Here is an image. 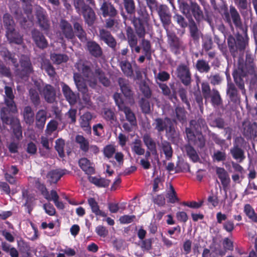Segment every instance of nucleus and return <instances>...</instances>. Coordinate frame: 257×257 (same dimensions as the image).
Wrapping results in <instances>:
<instances>
[{
    "mask_svg": "<svg viewBox=\"0 0 257 257\" xmlns=\"http://www.w3.org/2000/svg\"><path fill=\"white\" fill-rule=\"evenodd\" d=\"M180 11L187 18L194 17L197 22H200L204 19V15L200 6L195 2H191L189 4L184 0H178Z\"/></svg>",
    "mask_w": 257,
    "mask_h": 257,
    "instance_id": "nucleus-1",
    "label": "nucleus"
},
{
    "mask_svg": "<svg viewBox=\"0 0 257 257\" xmlns=\"http://www.w3.org/2000/svg\"><path fill=\"white\" fill-rule=\"evenodd\" d=\"M254 72V66L253 64H250L248 67H247L246 65L240 63H239L237 69L233 72L232 75L234 81L241 90L242 94L245 95V89L244 81L241 77L245 76L248 73L253 74Z\"/></svg>",
    "mask_w": 257,
    "mask_h": 257,
    "instance_id": "nucleus-2",
    "label": "nucleus"
},
{
    "mask_svg": "<svg viewBox=\"0 0 257 257\" xmlns=\"http://www.w3.org/2000/svg\"><path fill=\"white\" fill-rule=\"evenodd\" d=\"M74 6L77 12H81L88 25L93 24L95 14L93 9L85 4L84 0H74Z\"/></svg>",
    "mask_w": 257,
    "mask_h": 257,
    "instance_id": "nucleus-3",
    "label": "nucleus"
},
{
    "mask_svg": "<svg viewBox=\"0 0 257 257\" xmlns=\"http://www.w3.org/2000/svg\"><path fill=\"white\" fill-rule=\"evenodd\" d=\"M153 125L159 133L166 131L167 134L173 135L175 132L172 120L168 117L155 119Z\"/></svg>",
    "mask_w": 257,
    "mask_h": 257,
    "instance_id": "nucleus-4",
    "label": "nucleus"
},
{
    "mask_svg": "<svg viewBox=\"0 0 257 257\" xmlns=\"http://www.w3.org/2000/svg\"><path fill=\"white\" fill-rule=\"evenodd\" d=\"M91 64L86 62L82 64H78L77 68L79 71H81L83 75L86 80L90 82V86L91 87L95 88L96 86V70L95 73L93 72L91 68Z\"/></svg>",
    "mask_w": 257,
    "mask_h": 257,
    "instance_id": "nucleus-5",
    "label": "nucleus"
},
{
    "mask_svg": "<svg viewBox=\"0 0 257 257\" xmlns=\"http://www.w3.org/2000/svg\"><path fill=\"white\" fill-rule=\"evenodd\" d=\"M167 31L168 43L171 51L175 54L180 53V51L184 49L182 41L174 33L168 31V30Z\"/></svg>",
    "mask_w": 257,
    "mask_h": 257,
    "instance_id": "nucleus-6",
    "label": "nucleus"
},
{
    "mask_svg": "<svg viewBox=\"0 0 257 257\" xmlns=\"http://www.w3.org/2000/svg\"><path fill=\"white\" fill-rule=\"evenodd\" d=\"M38 91L43 96L45 101L49 103H53L56 98V93L55 88L50 84H45L41 88L40 84H36Z\"/></svg>",
    "mask_w": 257,
    "mask_h": 257,
    "instance_id": "nucleus-7",
    "label": "nucleus"
},
{
    "mask_svg": "<svg viewBox=\"0 0 257 257\" xmlns=\"http://www.w3.org/2000/svg\"><path fill=\"white\" fill-rule=\"evenodd\" d=\"M225 17L229 24H231L232 21L235 27L240 30H241L242 28L247 27L242 26L239 14L233 6H230L229 13L225 14Z\"/></svg>",
    "mask_w": 257,
    "mask_h": 257,
    "instance_id": "nucleus-8",
    "label": "nucleus"
},
{
    "mask_svg": "<svg viewBox=\"0 0 257 257\" xmlns=\"http://www.w3.org/2000/svg\"><path fill=\"white\" fill-rule=\"evenodd\" d=\"M36 16L38 23L42 30L46 32L48 31L50 25L46 11L40 7L36 10Z\"/></svg>",
    "mask_w": 257,
    "mask_h": 257,
    "instance_id": "nucleus-9",
    "label": "nucleus"
},
{
    "mask_svg": "<svg viewBox=\"0 0 257 257\" xmlns=\"http://www.w3.org/2000/svg\"><path fill=\"white\" fill-rule=\"evenodd\" d=\"M177 76L185 85H188L190 83L191 74L189 67L184 64L179 65L176 69Z\"/></svg>",
    "mask_w": 257,
    "mask_h": 257,
    "instance_id": "nucleus-10",
    "label": "nucleus"
},
{
    "mask_svg": "<svg viewBox=\"0 0 257 257\" xmlns=\"http://www.w3.org/2000/svg\"><path fill=\"white\" fill-rule=\"evenodd\" d=\"M31 36L36 46L41 49H44L48 47V42L42 32L37 29L31 31Z\"/></svg>",
    "mask_w": 257,
    "mask_h": 257,
    "instance_id": "nucleus-11",
    "label": "nucleus"
},
{
    "mask_svg": "<svg viewBox=\"0 0 257 257\" xmlns=\"http://www.w3.org/2000/svg\"><path fill=\"white\" fill-rule=\"evenodd\" d=\"M60 34L67 40L75 38L74 32L71 24L65 19H61L59 23Z\"/></svg>",
    "mask_w": 257,
    "mask_h": 257,
    "instance_id": "nucleus-12",
    "label": "nucleus"
},
{
    "mask_svg": "<svg viewBox=\"0 0 257 257\" xmlns=\"http://www.w3.org/2000/svg\"><path fill=\"white\" fill-rule=\"evenodd\" d=\"M73 77L78 91L82 94L83 99L85 101H87L89 97L88 88L86 83L79 74L74 73Z\"/></svg>",
    "mask_w": 257,
    "mask_h": 257,
    "instance_id": "nucleus-13",
    "label": "nucleus"
},
{
    "mask_svg": "<svg viewBox=\"0 0 257 257\" xmlns=\"http://www.w3.org/2000/svg\"><path fill=\"white\" fill-rule=\"evenodd\" d=\"M158 13L164 28L168 30V27L171 22V15L169 8L165 5H161L159 7Z\"/></svg>",
    "mask_w": 257,
    "mask_h": 257,
    "instance_id": "nucleus-14",
    "label": "nucleus"
},
{
    "mask_svg": "<svg viewBox=\"0 0 257 257\" xmlns=\"http://www.w3.org/2000/svg\"><path fill=\"white\" fill-rule=\"evenodd\" d=\"M67 172L66 169H61L50 170L46 175L48 183L50 185L57 184L60 179L66 174Z\"/></svg>",
    "mask_w": 257,
    "mask_h": 257,
    "instance_id": "nucleus-15",
    "label": "nucleus"
},
{
    "mask_svg": "<svg viewBox=\"0 0 257 257\" xmlns=\"http://www.w3.org/2000/svg\"><path fill=\"white\" fill-rule=\"evenodd\" d=\"M62 91L66 100L71 105L75 104L77 101L78 95L75 94L66 84L62 83L61 84Z\"/></svg>",
    "mask_w": 257,
    "mask_h": 257,
    "instance_id": "nucleus-16",
    "label": "nucleus"
},
{
    "mask_svg": "<svg viewBox=\"0 0 257 257\" xmlns=\"http://www.w3.org/2000/svg\"><path fill=\"white\" fill-rule=\"evenodd\" d=\"M6 35L10 43L21 45L23 43L22 36L15 30V28L7 30Z\"/></svg>",
    "mask_w": 257,
    "mask_h": 257,
    "instance_id": "nucleus-17",
    "label": "nucleus"
},
{
    "mask_svg": "<svg viewBox=\"0 0 257 257\" xmlns=\"http://www.w3.org/2000/svg\"><path fill=\"white\" fill-rule=\"evenodd\" d=\"M47 112L46 110L39 109L35 115V127L39 130H43L44 128L46 119Z\"/></svg>",
    "mask_w": 257,
    "mask_h": 257,
    "instance_id": "nucleus-18",
    "label": "nucleus"
},
{
    "mask_svg": "<svg viewBox=\"0 0 257 257\" xmlns=\"http://www.w3.org/2000/svg\"><path fill=\"white\" fill-rule=\"evenodd\" d=\"M243 35L238 34L236 38V48L240 51L245 49L246 46L248 44V37L247 35V27L242 28L240 30Z\"/></svg>",
    "mask_w": 257,
    "mask_h": 257,
    "instance_id": "nucleus-19",
    "label": "nucleus"
},
{
    "mask_svg": "<svg viewBox=\"0 0 257 257\" xmlns=\"http://www.w3.org/2000/svg\"><path fill=\"white\" fill-rule=\"evenodd\" d=\"M25 122L28 125H32L35 121V113L31 106H26L22 112Z\"/></svg>",
    "mask_w": 257,
    "mask_h": 257,
    "instance_id": "nucleus-20",
    "label": "nucleus"
},
{
    "mask_svg": "<svg viewBox=\"0 0 257 257\" xmlns=\"http://www.w3.org/2000/svg\"><path fill=\"white\" fill-rule=\"evenodd\" d=\"M0 55L6 63H12L16 67L18 66L17 59L16 58L14 53L10 52L7 48H3L0 51Z\"/></svg>",
    "mask_w": 257,
    "mask_h": 257,
    "instance_id": "nucleus-21",
    "label": "nucleus"
},
{
    "mask_svg": "<svg viewBox=\"0 0 257 257\" xmlns=\"http://www.w3.org/2000/svg\"><path fill=\"white\" fill-rule=\"evenodd\" d=\"M73 26L75 36H76L82 42L86 41V33L83 28L82 23L78 21H74L73 23Z\"/></svg>",
    "mask_w": 257,
    "mask_h": 257,
    "instance_id": "nucleus-22",
    "label": "nucleus"
},
{
    "mask_svg": "<svg viewBox=\"0 0 257 257\" xmlns=\"http://www.w3.org/2000/svg\"><path fill=\"white\" fill-rule=\"evenodd\" d=\"M118 83L124 96L131 99L133 96V92L130 88L128 81L122 78H119L118 79Z\"/></svg>",
    "mask_w": 257,
    "mask_h": 257,
    "instance_id": "nucleus-23",
    "label": "nucleus"
},
{
    "mask_svg": "<svg viewBox=\"0 0 257 257\" xmlns=\"http://www.w3.org/2000/svg\"><path fill=\"white\" fill-rule=\"evenodd\" d=\"M100 11L104 17H114L117 14V11L114 6L109 3H103L100 7Z\"/></svg>",
    "mask_w": 257,
    "mask_h": 257,
    "instance_id": "nucleus-24",
    "label": "nucleus"
},
{
    "mask_svg": "<svg viewBox=\"0 0 257 257\" xmlns=\"http://www.w3.org/2000/svg\"><path fill=\"white\" fill-rule=\"evenodd\" d=\"M9 8L16 19H21L22 18V11L20 7L19 3L16 0H9Z\"/></svg>",
    "mask_w": 257,
    "mask_h": 257,
    "instance_id": "nucleus-25",
    "label": "nucleus"
},
{
    "mask_svg": "<svg viewBox=\"0 0 257 257\" xmlns=\"http://www.w3.org/2000/svg\"><path fill=\"white\" fill-rule=\"evenodd\" d=\"M92 119V115L89 112L83 114L80 118V124L83 130L87 134L91 133L90 122Z\"/></svg>",
    "mask_w": 257,
    "mask_h": 257,
    "instance_id": "nucleus-26",
    "label": "nucleus"
},
{
    "mask_svg": "<svg viewBox=\"0 0 257 257\" xmlns=\"http://www.w3.org/2000/svg\"><path fill=\"white\" fill-rule=\"evenodd\" d=\"M143 140L144 144L147 148V149L151 151L153 155L157 154V147L156 142L151 138L150 135L148 134H145L143 136Z\"/></svg>",
    "mask_w": 257,
    "mask_h": 257,
    "instance_id": "nucleus-27",
    "label": "nucleus"
},
{
    "mask_svg": "<svg viewBox=\"0 0 257 257\" xmlns=\"http://www.w3.org/2000/svg\"><path fill=\"white\" fill-rule=\"evenodd\" d=\"M21 66L22 68V71L26 75H28L33 72V67L30 59L29 57L23 55L20 59Z\"/></svg>",
    "mask_w": 257,
    "mask_h": 257,
    "instance_id": "nucleus-28",
    "label": "nucleus"
},
{
    "mask_svg": "<svg viewBox=\"0 0 257 257\" xmlns=\"http://www.w3.org/2000/svg\"><path fill=\"white\" fill-rule=\"evenodd\" d=\"M22 197L26 200L24 205L29 209V212L30 213L32 210V203L35 200L34 195L29 193L28 190L26 189H22Z\"/></svg>",
    "mask_w": 257,
    "mask_h": 257,
    "instance_id": "nucleus-29",
    "label": "nucleus"
},
{
    "mask_svg": "<svg viewBox=\"0 0 257 257\" xmlns=\"http://www.w3.org/2000/svg\"><path fill=\"white\" fill-rule=\"evenodd\" d=\"M216 173L224 187L227 186L230 182V178L226 171L223 168L217 167Z\"/></svg>",
    "mask_w": 257,
    "mask_h": 257,
    "instance_id": "nucleus-30",
    "label": "nucleus"
},
{
    "mask_svg": "<svg viewBox=\"0 0 257 257\" xmlns=\"http://www.w3.org/2000/svg\"><path fill=\"white\" fill-rule=\"evenodd\" d=\"M230 152L233 159L239 163L242 162L245 158L243 150L237 145H234L231 148Z\"/></svg>",
    "mask_w": 257,
    "mask_h": 257,
    "instance_id": "nucleus-31",
    "label": "nucleus"
},
{
    "mask_svg": "<svg viewBox=\"0 0 257 257\" xmlns=\"http://www.w3.org/2000/svg\"><path fill=\"white\" fill-rule=\"evenodd\" d=\"M78 163L81 169L87 175H91L95 173V169L90 166V162L87 158L80 159Z\"/></svg>",
    "mask_w": 257,
    "mask_h": 257,
    "instance_id": "nucleus-32",
    "label": "nucleus"
},
{
    "mask_svg": "<svg viewBox=\"0 0 257 257\" xmlns=\"http://www.w3.org/2000/svg\"><path fill=\"white\" fill-rule=\"evenodd\" d=\"M227 94L231 101L234 103L239 102V97L238 96L237 90L233 83H228L227 84Z\"/></svg>",
    "mask_w": 257,
    "mask_h": 257,
    "instance_id": "nucleus-33",
    "label": "nucleus"
},
{
    "mask_svg": "<svg viewBox=\"0 0 257 257\" xmlns=\"http://www.w3.org/2000/svg\"><path fill=\"white\" fill-rule=\"evenodd\" d=\"M126 34L128 44L131 48L132 52L134 51V47L138 45V39L134 32V30L131 27L126 29Z\"/></svg>",
    "mask_w": 257,
    "mask_h": 257,
    "instance_id": "nucleus-34",
    "label": "nucleus"
},
{
    "mask_svg": "<svg viewBox=\"0 0 257 257\" xmlns=\"http://www.w3.org/2000/svg\"><path fill=\"white\" fill-rule=\"evenodd\" d=\"M189 29L191 37L194 40L198 41L200 38L201 33L199 30L196 24L192 19L190 21Z\"/></svg>",
    "mask_w": 257,
    "mask_h": 257,
    "instance_id": "nucleus-35",
    "label": "nucleus"
},
{
    "mask_svg": "<svg viewBox=\"0 0 257 257\" xmlns=\"http://www.w3.org/2000/svg\"><path fill=\"white\" fill-rule=\"evenodd\" d=\"M132 150L135 154L141 156L144 155L145 150L142 147V141L140 139H135L132 143Z\"/></svg>",
    "mask_w": 257,
    "mask_h": 257,
    "instance_id": "nucleus-36",
    "label": "nucleus"
},
{
    "mask_svg": "<svg viewBox=\"0 0 257 257\" xmlns=\"http://www.w3.org/2000/svg\"><path fill=\"white\" fill-rule=\"evenodd\" d=\"M119 110L123 112L125 114L126 119L128 122H132L133 124L137 122L135 114L130 107L126 106H122L120 107V109Z\"/></svg>",
    "mask_w": 257,
    "mask_h": 257,
    "instance_id": "nucleus-37",
    "label": "nucleus"
},
{
    "mask_svg": "<svg viewBox=\"0 0 257 257\" xmlns=\"http://www.w3.org/2000/svg\"><path fill=\"white\" fill-rule=\"evenodd\" d=\"M196 68L201 73H207L210 70V66L208 62L203 59H199L196 63Z\"/></svg>",
    "mask_w": 257,
    "mask_h": 257,
    "instance_id": "nucleus-38",
    "label": "nucleus"
},
{
    "mask_svg": "<svg viewBox=\"0 0 257 257\" xmlns=\"http://www.w3.org/2000/svg\"><path fill=\"white\" fill-rule=\"evenodd\" d=\"M210 97H211V101L214 107L218 106L222 104L220 95L218 91L216 89H212Z\"/></svg>",
    "mask_w": 257,
    "mask_h": 257,
    "instance_id": "nucleus-39",
    "label": "nucleus"
},
{
    "mask_svg": "<svg viewBox=\"0 0 257 257\" xmlns=\"http://www.w3.org/2000/svg\"><path fill=\"white\" fill-rule=\"evenodd\" d=\"M29 92L30 98L32 103L35 107H38L41 104L40 97L38 92L34 88H30Z\"/></svg>",
    "mask_w": 257,
    "mask_h": 257,
    "instance_id": "nucleus-40",
    "label": "nucleus"
},
{
    "mask_svg": "<svg viewBox=\"0 0 257 257\" xmlns=\"http://www.w3.org/2000/svg\"><path fill=\"white\" fill-rule=\"evenodd\" d=\"M161 148L165 155L166 158L170 160L172 156L173 150L170 144L166 141L161 142Z\"/></svg>",
    "mask_w": 257,
    "mask_h": 257,
    "instance_id": "nucleus-41",
    "label": "nucleus"
},
{
    "mask_svg": "<svg viewBox=\"0 0 257 257\" xmlns=\"http://www.w3.org/2000/svg\"><path fill=\"white\" fill-rule=\"evenodd\" d=\"M11 112L8 108L3 107L1 108L0 115L3 123L6 124H11L12 123V120L10 117Z\"/></svg>",
    "mask_w": 257,
    "mask_h": 257,
    "instance_id": "nucleus-42",
    "label": "nucleus"
},
{
    "mask_svg": "<svg viewBox=\"0 0 257 257\" xmlns=\"http://www.w3.org/2000/svg\"><path fill=\"white\" fill-rule=\"evenodd\" d=\"M76 142L79 144L81 150L86 152L89 149V143L88 141L81 135H78L75 138Z\"/></svg>",
    "mask_w": 257,
    "mask_h": 257,
    "instance_id": "nucleus-43",
    "label": "nucleus"
},
{
    "mask_svg": "<svg viewBox=\"0 0 257 257\" xmlns=\"http://www.w3.org/2000/svg\"><path fill=\"white\" fill-rule=\"evenodd\" d=\"M242 134L246 138L249 139L251 138L252 136L255 135L254 134L253 129L250 122H244L242 124Z\"/></svg>",
    "mask_w": 257,
    "mask_h": 257,
    "instance_id": "nucleus-44",
    "label": "nucleus"
},
{
    "mask_svg": "<svg viewBox=\"0 0 257 257\" xmlns=\"http://www.w3.org/2000/svg\"><path fill=\"white\" fill-rule=\"evenodd\" d=\"M123 5L126 12L130 15H133L136 12V5L134 0H122Z\"/></svg>",
    "mask_w": 257,
    "mask_h": 257,
    "instance_id": "nucleus-45",
    "label": "nucleus"
},
{
    "mask_svg": "<svg viewBox=\"0 0 257 257\" xmlns=\"http://www.w3.org/2000/svg\"><path fill=\"white\" fill-rule=\"evenodd\" d=\"M3 22L7 30L15 28V23L12 16L8 13L4 15Z\"/></svg>",
    "mask_w": 257,
    "mask_h": 257,
    "instance_id": "nucleus-46",
    "label": "nucleus"
},
{
    "mask_svg": "<svg viewBox=\"0 0 257 257\" xmlns=\"http://www.w3.org/2000/svg\"><path fill=\"white\" fill-rule=\"evenodd\" d=\"M65 141L62 138H59L56 140L55 149L58 152L59 156L60 158H63L65 156L64 148Z\"/></svg>",
    "mask_w": 257,
    "mask_h": 257,
    "instance_id": "nucleus-47",
    "label": "nucleus"
},
{
    "mask_svg": "<svg viewBox=\"0 0 257 257\" xmlns=\"http://www.w3.org/2000/svg\"><path fill=\"white\" fill-rule=\"evenodd\" d=\"M50 58L54 63L59 64L67 61L68 58L65 54L53 53L51 54Z\"/></svg>",
    "mask_w": 257,
    "mask_h": 257,
    "instance_id": "nucleus-48",
    "label": "nucleus"
},
{
    "mask_svg": "<svg viewBox=\"0 0 257 257\" xmlns=\"http://www.w3.org/2000/svg\"><path fill=\"white\" fill-rule=\"evenodd\" d=\"M120 66L121 70L127 76H132L133 74L131 64L126 61H122L120 63Z\"/></svg>",
    "mask_w": 257,
    "mask_h": 257,
    "instance_id": "nucleus-49",
    "label": "nucleus"
},
{
    "mask_svg": "<svg viewBox=\"0 0 257 257\" xmlns=\"http://www.w3.org/2000/svg\"><path fill=\"white\" fill-rule=\"evenodd\" d=\"M35 186L36 188L39 190L41 194L44 197H48V191L45 186V185L41 182L40 178H37L35 180Z\"/></svg>",
    "mask_w": 257,
    "mask_h": 257,
    "instance_id": "nucleus-50",
    "label": "nucleus"
},
{
    "mask_svg": "<svg viewBox=\"0 0 257 257\" xmlns=\"http://www.w3.org/2000/svg\"><path fill=\"white\" fill-rule=\"evenodd\" d=\"M244 212L252 221L257 222V216L254 212V209L249 204H247L244 205Z\"/></svg>",
    "mask_w": 257,
    "mask_h": 257,
    "instance_id": "nucleus-51",
    "label": "nucleus"
},
{
    "mask_svg": "<svg viewBox=\"0 0 257 257\" xmlns=\"http://www.w3.org/2000/svg\"><path fill=\"white\" fill-rule=\"evenodd\" d=\"M154 73L155 80L158 84V81L162 82L167 81L170 77V74L165 71H160L158 73H157L156 70H154Z\"/></svg>",
    "mask_w": 257,
    "mask_h": 257,
    "instance_id": "nucleus-52",
    "label": "nucleus"
},
{
    "mask_svg": "<svg viewBox=\"0 0 257 257\" xmlns=\"http://www.w3.org/2000/svg\"><path fill=\"white\" fill-rule=\"evenodd\" d=\"M185 150L187 155L190 159L194 162H197L199 160V157L194 148L190 146H186Z\"/></svg>",
    "mask_w": 257,
    "mask_h": 257,
    "instance_id": "nucleus-53",
    "label": "nucleus"
},
{
    "mask_svg": "<svg viewBox=\"0 0 257 257\" xmlns=\"http://www.w3.org/2000/svg\"><path fill=\"white\" fill-rule=\"evenodd\" d=\"M58 126V123L56 120H51L47 124L45 130L46 134L49 136L51 135L54 132L57 130Z\"/></svg>",
    "mask_w": 257,
    "mask_h": 257,
    "instance_id": "nucleus-54",
    "label": "nucleus"
},
{
    "mask_svg": "<svg viewBox=\"0 0 257 257\" xmlns=\"http://www.w3.org/2000/svg\"><path fill=\"white\" fill-rule=\"evenodd\" d=\"M43 69L51 77H54L56 74L55 68L49 61H44L42 64Z\"/></svg>",
    "mask_w": 257,
    "mask_h": 257,
    "instance_id": "nucleus-55",
    "label": "nucleus"
},
{
    "mask_svg": "<svg viewBox=\"0 0 257 257\" xmlns=\"http://www.w3.org/2000/svg\"><path fill=\"white\" fill-rule=\"evenodd\" d=\"M102 115L103 117L107 121L112 122L115 119L114 112L111 109L105 108L102 111Z\"/></svg>",
    "mask_w": 257,
    "mask_h": 257,
    "instance_id": "nucleus-56",
    "label": "nucleus"
},
{
    "mask_svg": "<svg viewBox=\"0 0 257 257\" xmlns=\"http://www.w3.org/2000/svg\"><path fill=\"white\" fill-rule=\"evenodd\" d=\"M142 48L145 52V56L150 59L151 55V45L150 42L145 39L142 38L141 41Z\"/></svg>",
    "mask_w": 257,
    "mask_h": 257,
    "instance_id": "nucleus-57",
    "label": "nucleus"
},
{
    "mask_svg": "<svg viewBox=\"0 0 257 257\" xmlns=\"http://www.w3.org/2000/svg\"><path fill=\"white\" fill-rule=\"evenodd\" d=\"M13 132L16 138L20 140L22 138V128L19 121L13 124L12 126Z\"/></svg>",
    "mask_w": 257,
    "mask_h": 257,
    "instance_id": "nucleus-58",
    "label": "nucleus"
},
{
    "mask_svg": "<svg viewBox=\"0 0 257 257\" xmlns=\"http://www.w3.org/2000/svg\"><path fill=\"white\" fill-rule=\"evenodd\" d=\"M176 115L178 120L182 122L186 121V111L181 107H177L175 109Z\"/></svg>",
    "mask_w": 257,
    "mask_h": 257,
    "instance_id": "nucleus-59",
    "label": "nucleus"
},
{
    "mask_svg": "<svg viewBox=\"0 0 257 257\" xmlns=\"http://www.w3.org/2000/svg\"><path fill=\"white\" fill-rule=\"evenodd\" d=\"M167 198L168 199V201L171 203H174L179 200L172 185L170 186V190L167 193Z\"/></svg>",
    "mask_w": 257,
    "mask_h": 257,
    "instance_id": "nucleus-60",
    "label": "nucleus"
},
{
    "mask_svg": "<svg viewBox=\"0 0 257 257\" xmlns=\"http://www.w3.org/2000/svg\"><path fill=\"white\" fill-rule=\"evenodd\" d=\"M201 90L204 98L206 100L210 98L211 93L210 86L208 82H203L201 84Z\"/></svg>",
    "mask_w": 257,
    "mask_h": 257,
    "instance_id": "nucleus-61",
    "label": "nucleus"
},
{
    "mask_svg": "<svg viewBox=\"0 0 257 257\" xmlns=\"http://www.w3.org/2000/svg\"><path fill=\"white\" fill-rule=\"evenodd\" d=\"M18 247L19 250L23 253L29 254L31 250V248L29 244L24 240H21L18 242Z\"/></svg>",
    "mask_w": 257,
    "mask_h": 257,
    "instance_id": "nucleus-62",
    "label": "nucleus"
},
{
    "mask_svg": "<svg viewBox=\"0 0 257 257\" xmlns=\"http://www.w3.org/2000/svg\"><path fill=\"white\" fill-rule=\"evenodd\" d=\"M207 77L210 83L213 85L220 84L222 80V78L219 74L207 75Z\"/></svg>",
    "mask_w": 257,
    "mask_h": 257,
    "instance_id": "nucleus-63",
    "label": "nucleus"
},
{
    "mask_svg": "<svg viewBox=\"0 0 257 257\" xmlns=\"http://www.w3.org/2000/svg\"><path fill=\"white\" fill-rule=\"evenodd\" d=\"M232 1L241 13H242V11L246 10L248 8V3L247 0Z\"/></svg>",
    "mask_w": 257,
    "mask_h": 257,
    "instance_id": "nucleus-64",
    "label": "nucleus"
}]
</instances>
